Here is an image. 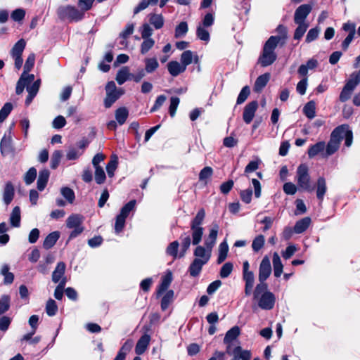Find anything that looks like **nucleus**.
<instances>
[{"mask_svg": "<svg viewBox=\"0 0 360 360\" xmlns=\"http://www.w3.org/2000/svg\"><path fill=\"white\" fill-rule=\"evenodd\" d=\"M327 191V186L326 179L323 177H319L317 179L316 185V198L319 200V202L321 203L323 200L324 195Z\"/></svg>", "mask_w": 360, "mask_h": 360, "instance_id": "obj_17", "label": "nucleus"}, {"mask_svg": "<svg viewBox=\"0 0 360 360\" xmlns=\"http://www.w3.org/2000/svg\"><path fill=\"white\" fill-rule=\"evenodd\" d=\"M205 264L201 261L194 259L188 268L190 275L193 277L198 276Z\"/></svg>", "mask_w": 360, "mask_h": 360, "instance_id": "obj_30", "label": "nucleus"}, {"mask_svg": "<svg viewBox=\"0 0 360 360\" xmlns=\"http://www.w3.org/2000/svg\"><path fill=\"white\" fill-rule=\"evenodd\" d=\"M123 94V90H120V92L106 94V97L104 101L105 107L107 108H110Z\"/></svg>", "mask_w": 360, "mask_h": 360, "instance_id": "obj_35", "label": "nucleus"}, {"mask_svg": "<svg viewBox=\"0 0 360 360\" xmlns=\"http://www.w3.org/2000/svg\"><path fill=\"white\" fill-rule=\"evenodd\" d=\"M149 22L157 30L160 29L164 25V18L160 14L153 13L149 15Z\"/></svg>", "mask_w": 360, "mask_h": 360, "instance_id": "obj_40", "label": "nucleus"}, {"mask_svg": "<svg viewBox=\"0 0 360 360\" xmlns=\"http://www.w3.org/2000/svg\"><path fill=\"white\" fill-rule=\"evenodd\" d=\"M57 14L60 19L63 20H68L70 22L79 21L84 16L82 11L70 5L59 7Z\"/></svg>", "mask_w": 360, "mask_h": 360, "instance_id": "obj_5", "label": "nucleus"}, {"mask_svg": "<svg viewBox=\"0 0 360 360\" xmlns=\"http://www.w3.org/2000/svg\"><path fill=\"white\" fill-rule=\"evenodd\" d=\"M140 32L142 39H152L150 37L153 33V30L148 24L144 23L141 27Z\"/></svg>", "mask_w": 360, "mask_h": 360, "instance_id": "obj_61", "label": "nucleus"}, {"mask_svg": "<svg viewBox=\"0 0 360 360\" xmlns=\"http://www.w3.org/2000/svg\"><path fill=\"white\" fill-rule=\"evenodd\" d=\"M274 38H269L265 42L262 53L259 57L258 63L262 67H266L271 65L277 58L275 49L277 46L274 41Z\"/></svg>", "mask_w": 360, "mask_h": 360, "instance_id": "obj_3", "label": "nucleus"}, {"mask_svg": "<svg viewBox=\"0 0 360 360\" xmlns=\"http://www.w3.org/2000/svg\"><path fill=\"white\" fill-rule=\"evenodd\" d=\"M105 180V174L102 167L95 168V181L98 184H102Z\"/></svg>", "mask_w": 360, "mask_h": 360, "instance_id": "obj_62", "label": "nucleus"}, {"mask_svg": "<svg viewBox=\"0 0 360 360\" xmlns=\"http://www.w3.org/2000/svg\"><path fill=\"white\" fill-rule=\"evenodd\" d=\"M49 176L50 172L48 169H45L39 172L37 182V189L39 191H42L45 188L49 179Z\"/></svg>", "mask_w": 360, "mask_h": 360, "instance_id": "obj_25", "label": "nucleus"}, {"mask_svg": "<svg viewBox=\"0 0 360 360\" xmlns=\"http://www.w3.org/2000/svg\"><path fill=\"white\" fill-rule=\"evenodd\" d=\"M58 311V306L56 303V302L50 299L47 301L46 304V312L49 316H54Z\"/></svg>", "mask_w": 360, "mask_h": 360, "instance_id": "obj_52", "label": "nucleus"}, {"mask_svg": "<svg viewBox=\"0 0 360 360\" xmlns=\"http://www.w3.org/2000/svg\"><path fill=\"white\" fill-rule=\"evenodd\" d=\"M188 30L186 22H181L175 29L174 37L179 38L185 36Z\"/></svg>", "mask_w": 360, "mask_h": 360, "instance_id": "obj_48", "label": "nucleus"}, {"mask_svg": "<svg viewBox=\"0 0 360 360\" xmlns=\"http://www.w3.org/2000/svg\"><path fill=\"white\" fill-rule=\"evenodd\" d=\"M62 195L70 202L72 203L75 195L74 191L68 187H63L60 190Z\"/></svg>", "mask_w": 360, "mask_h": 360, "instance_id": "obj_57", "label": "nucleus"}, {"mask_svg": "<svg viewBox=\"0 0 360 360\" xmlns=\"http://www.w3.org/2000/svg\"><path fill=\"white\" fill-rule=\"evenodd\" d=\"M326 148V143L323 141H320L313 146H311L308 150V155L309 158H313L323 152Z\"/></svg>", "mask_w": 360, "mask_h": 360, "instance_id": "obj_41", "label": "nucleus"}, {"mask_svg": "<svg viewBox=\"0 0 360 360\" xmlns=\"http://www.w3.org/2000/svg\"><path fill=\"white\" fill-rule=\"evenodd\" d=\"M360 83L359 74L353 73L344 86L345 88L353 92L356 86Z\"/></svg>", "mask_w": 360, "mask_h": 360, "instance_id": "obj_38", "label": "nucleus"}, {"mask_svg": "<svg viewBox=\"0 0 360 360\" xmlns=\"http://www.w3.org/2000/svg\"><path fill=\"white\" fill-rule=\"evenodd\" d=\"M84 221V217L78 214L70 215L66 220V226L68 229H73L82 226Z\"/></svg>", "mask_w": 360, "mask_h": 360, "instance_id": "obj_22", "label": "nucleus"}, {"mask_svg": "<svg viewBox=\"0 0 360 360\" xmlns=\"http://www.w3.org/2000/svg\"><path fill=\"white\" fill-rule=\"evenodd\" d=\"M342 129V127H338L332 131L330 141H328L327 146H326V156L333 155L339 148L340 143L339 131Z\"/></svg>", "mask_w": 360, "mask_h": 360, "instance_id": "obj_9", "label": "nucleus"}, {"mask_svg": "<svg viewBox=\"0 0 360 360\" xmlns=\"http://www.w3.org/2000/svg\"><path fill=\"white\" fill-rule=\"evenodd\" d=\"M196 34L198 38L202 41H208L210 40V33L201 25L197 27Z\"/></svg>", "mask_w": 360, "mask_h": 360, "instance_id": "obj_60", "label": "nucleus"}, {"mask_svg": "<svg viewBox=\"0 0 360 360\" xmlns=\"http://www.w3.org/2000/svg\"><path fill=\"white\" fill-rule=\"evenodd\" d=\"M265 283L258 284L254 292V299L258 300L259 307L265 310L271 309L275 303V297L271 292L266 291Z\"/></svg>", "mask_w": 360, "mask_h": 360, "instance_id": "obj_1", "label": "nucleus"}, {"mask_svg": "<svg viewBox=\"0 0 360 360\" xmlns=\"http://www.w3.org/2000/svg\"><path fill=\"white\" fill-rule=\"evenodd\" d=\"M340 127H342V129L339 131L340 141L345 138V144L347 147H349L352 143L353 135L352 131L349 129V127L347 124H342Z\"/></svg>", "mask_w": 360, "mask_h": 360, "instance_id": "obj_21", "label": "nucleus"}, {"mask_svg": "<svg viewBox=\"0 0 360 360\" xmlns=\"http://www.w3.org/2000/svg\"><path fill=\"white\" fill-rule=\"evenodd\" d=\"M233 269V265L231 262L225 263L221 268L219 275L222 278H227L230 276Z\"/></svg>", "mask_w": 360, "mask_h": 360, "instance_id": "obj_53", "label": "nucleus"}, {"mask_svg": "<svg viewBox=\"0 0 360 360\" xmlns=\"http://www.w3.org/2000/svg\"><path fill=\"white\" fill-rule=\"evenodd\" d=\"M167 66L169 74L173 77H176L186 70L185 66L178 61H170Z\"/></svg>", "mask_w": 360, "mask_h": 360, "instance_id": "obj_20", "label": "nucleus"}, {"mask_svg": "<svg viewBox=\"0 0 360 360\" xmlns=\"http://www.w3.org/2000/svg\"><path fill=\"white\" fill-rule=\"evenodd\" d=\"M15 193L14 186L11 182H7L5 185L3 200L6 205H9L13 199Z\"/></svg>", "mask_w": 360, "mask_h": 360, "instance_id": "obj_24", "label": "nucleus"}, {"mask_svg": "<svg viewBox=\"0 0 360 360\" xmlns=\"http://www.w3.org/2000/svg\"><path fill=\"white\" fill-rule=\"evenodd\" d=\"M0 150L2 155L5 156L13 152L12 138L11 131L8 134H5L0 143Z\"/></svg>", "mask_w": 360, "mask_h": 360, "instance_id": "obj_16", "label": "nucleus"}, {"mask_svg": "<svg viewBox=\"0 0 360 360\" xmlns=\"http://www.w3.org/2000/svg\"><path fill=\"white\" fill-rule=\"evenodd\" d=\"M264 237L259 235L252 241V248L255 252H258L264 245Z\"/></svg>", "mask_w": 360, "mask_h": 360, "instance_id": "obj_58", "label": "nucleus"}, {"mask_svg": "<svg viewBox=\"0 0 360 360\" xmlns=\"http://www.w3.org/2000/svg\"><path fill=\"white\" fill-rule=\"evenodd\" d=\"M20 209L18 206H15L10 215V223L13 227H19L20 225Z\"/></svg>", "mask_w": 360, "mask_h": 360, "instance_id": "obj_34", "label": "nucleus"}, {"mask_svg": "<svg viewBox=\"0 0 360 360\" xmlns=\"http://www.w3.org/2000/svg\"><path fill=\"white\" fill-rule=\"evenodd\" d=\"M26 41L23 39L18 40L11 50V55L15 60V67L20 69L22 65V54L25 48Z\"/></svg>", "mask_w": 360, "mask_h": 360, "instance_id": "obj_8", "label": "nucleus"}, {"mask_svg": "<svg viewBox=\"0 0 360 360\" xmlns=\"http://www.w3.org/2000/svg\"><path fill=\"white\" fill-rule=\"evenodd\" d=\"M145 72L152 73L159 67V63L155 58H147L144 60Z\"/></svg>", "mask_w": 360, "mask_h": 360, "instance_id": "obj_39", "label": "nucleus"}, {"mask_svg": "<svg viewBox=\"0 0 360 360\" xmlns=\"http://www.w3.org/2000/svg\"><path fill=\"white\" fill-rule=\"evenodd\" d=\"M60 237V233L58 231H53L49 233L46 238L44 239L43 246L45 249L51 248L57 242Z\"/></svg>", "mask_w": 360, "mask_h": 360, "instance_id": "obj_29", "label": "nucleus"}, {"mask_svg": "<svg viewBox=\"0 0 360 360\" xmlns=\"http://www.w3.org/2000/svg\"><path fill=\"white\" fill-rule=\"evenodd\" d=\"M37 169L34 167L30 168L24 176V181L25 184L27 185H30L33 183L37 177Z\"/></svg>", "mask_w": 360, "mask_h": 360, "instance_id": "obj_55", "label": "nucleus"}, {"mask_svg": "<svg viewBox=\"0 0 360 360\" xmlns=\"http://www.w3.org/2000/svg\"><path fill=\"white\" fill-rule=\"evenodd\" d=\"M273 266L274 276L276 277H280L283 272V266L282 264L280 256L277 252H274L273 255Z\"/></svg>", "mask_w": 360, "mask_h": 360, "instance_id": "obj_32", "label": "nucleus"}, {"mask_svg": "<svg viewBox=\"0 0 360 360\" xmlns=\"http://www.w3.org/2000/svg\"><path fill=\"white\" fill-rule=\"evenodd\" d=\"M205 217V212L204 209H200L196 214L194 219L191 222V230L192 236V243L194 245H198L203 236L204 229L201 226Z\"/></svg>", "mask_w": 360, "mask_h": 360, "instance_id": "obj_2", "label": "nucleus"}, {"mask_svg": "<svg viewBox=\"0 0 360 360\" xmlns=\"http://www.w3.org/2000/svg\"><path fill=\"white\" fill-rule=\"evenodd\" d=\"M136 204V200H131L121 209L120 213L116 217L115 224V231L117 233H119L123 230L126 219L129 213L135 210Z\"/></svg>", "mask_w": 360, "mask_h": 360, "instance_id": "obj_7", "label": "nucleus"}, {"mask_svg": "<svg viewBox=\"0 0 360 360\" xmlns=\"http://www.w3.org/2000/svg\"><path fill=\"white\" fill-rule=\"evenodd\" d=\"M295 23L298 25V27L294 32V39H300L304 36L309 25L307 22Z\"/></svg>", "mask_w": 360, "mask_h": 360, "instance_id": "obj_44", "label": "nucleus"}, {"mask_svg": "<svg viewBox=\"0 0 360 360\" xmlns=\"http://www.w3.org/2000/svg\"><path fill=\"white\" fill-rule=\"evenodd\" d=\"M271 273V266L270 259L268 256H264L259 268V281L260 283H264V282L268 278Z\"/></svg>", "mask_w": 360, "mask_h": 360, "instance_id": "obj_10", "label": "nucleus"}, {"mask_svg": "<svg viewBox=\"0 0 360 360\" xmlns=\"http://www.w3.org/2000/svg\"><path fill=\"white\" fill-rule=\"evenodd\" d=\"M318 62L316 59H309L306 64H302L299 68L297 72L300 76L304 77L297 84L296 90L300 95H304L307 87V75L309 70H313L316 68Z\"/></svg>", "mask_w": 360, "mask_h": 360, "instance_id": "obj_4", "label": "nucleus"}, {"mask_svg": "<svg viewBox=\"0 0 360 360\" xmlns=\"http://www.w3.org/2000/svg\"><path fill=\"white\" fill-rule=\"evenodd\" d=\"M270 79V74L265 73L259 76L254 85V91L255 92H260L264 87L266 85Z\"/></svg>", "mask_w": 360, "mask_h": 360, "instance_id": "obj_28", "label": "nucleus"}, {"mask_svg": "<svg viewBox=\"0 0 360 360\" xmlns=\"http://www.w3.org/2000/svg\"><path fill=\"white\" fill-rule=\"evenodd\" d=\"M65 264L63 262H58L52 274V281L54 283H58L64 276L65 271Z\"/></svg>", "mask_w": 360, "mask_h": 360, "instance_id": "obj_27", "label": "nucleus"}, {"mask_svg": "<svg viewBox=\"0 0 360 360\" xmlns=\"http://www.w3.org/2000/svg\"><path fill=\"white\" fill-rule=\"evenodd\" d=\"M219 230V226L217 224H213L212 229L210 231L207 238L205 239L204 245L205 247L212 250L214 246L217 238Z\"/></svg>", "mask_w": 360, "mask_h": 360, "instance_id": "obj_18", "label": "nucleus"}, {"mask_svg": "<svg viewBox=\"0 0 360 360\" xmlns=\"http://www.w3.org/2000/svg\"><path fill=\"white\" fill-rule=\"evenodd\" d=\"M134 30V25L133 23H129L127 25L125 29L120 34V37L122 38L120 44L122 46H127V42L126 39L133 34Z\"/></svg>", "mask_w": 360, "mask_h": 360, "instance_id": "obj_43", "label": "nucleus"}, {"mask_svg": "<svg viewBox=\"0 0 360 360\" xmlns=\"http://www.w3.org/2000/svg\"><path fill=\"white\" fill-rule=\"evenodd\" d=\"M116 81L120 85L123 84L127 80L131 79V73L129 68L123 67L117 73Z\"/></svg>", "mask_w": 360, "mask_h": 360, "instance_id": "obj_31", "label": "nucleus"}, {"mask_svg": "<svg viewBox=\"0 0 360 360\" xmlns=\"http://www.w3.org/2000/svg\"><path fill=\"white\" fill-rule=\"evenodd\" d=\"M133 345H134L133 340H127L124 343V345L122 346V347L120 348V351L117 353V355H119V356H122V358L125 359L126 355L131 349Z\"/></svg>", "mask_w": 360, "mask_h": 360, "instance_id": "obj_49", "label": "nucleus"}, {"mask_svg": "<svg viewBox=\"0 0 360 360\" xmlns=\"http://www.w3.org/2000/svg\"><path fill=\"white\" fill-rule=\"evenodd\" d=\"M115 116L117 122L120 125H122L125 123L129 116V111L125 107L119 108L116 110Z\"/></svg>", "mask_w": 360, "mask_h": 360, "instance_id": "obj_33", "label": "nucleus"}, {"mask_svg": "<svg viewBox=\"0 0 360 360\" xmlns=\"http://www.w3.org/2000/svg\"><path fill=\"white\" fill-rule=\"evenodd\" d=\"M316 103L313 101H309L303 108L304 114L309 118L312 119L316 115Z\"/></svg>", "mask_w": 360, "mask_h": 360, "instance_id": "obj_45", "label": "nucleus"}, {"mask_svg": "<svg viewBox=\"0 0 360 360\" xmlns=\"http://www.w3.org/2000/svg\"><path fill=\"white\" fill-rule=\"evenodd\" d=\"M143 41L141 44L140 52L141 54L145 55L155 45V40L153 39H143Z\"/></svg>", "mask_w": 360, "mask_h": 360, "instance_id": "obj_46", "label": "nucleus"}, {"mask_svg": "<svg viewBox=\"0 0 360 360\" xmlns=\"http://www.w3.org/2000/svg\"><path fill=\"white\" fill-rule=\"evenodd\" d=\"M179 102L180 100L178 97H172L170 98L169 112L172 117H173L175 115Z\"/></svg>", "mask_w": 360, "mask_h": 360, "instance_id": "obj_63", "label": "nucleus"}, {"mask_svg": "<svg viewBox=\"0 0 360 360\" xmlns=\"http://www.w3.org/2000/svg\"><path fill=\"white\" fill-rule=\"evenodd\" d=\"M257 108L258 103L255 101L245 105L243 114V119L246 124H250L252 121Z\"/></svg>", "mask_w": 360, "mask_h": 360, "instance_id": "obj_14", "label": "nucleus"}, {"mask_svg": "<svg viewBox=\"0 0 360 360\" xmlns=\"http://www.w3.org/2000/svg\"><path fill=\"white\" fill-rule=\"evenodd\" d=\"M13 109V105L11 103H6L0 110V123L3 122L8 116Z\"/></svg>", "mask_w": 360, "mask_h": 360, "instance_id": "obj_56", "label": "nucleus"}, {"mask_svg": "<svg viewBox=\"0 0 360 360\" xmlns=\"http://www.w3.org/2000/svg\"><path fill=\"white\" fill-rule=\"evenodd\" d=\"M158 0H141L139 4L134 8V14H137L140 11L146 9L149 5H155Z\"/></svg>", "mask_w": 360, "mask_h": 360, "instance_id": "obj_54", "label": "nucleus"}, {"mask_svg": "<svg viewBox=\"0 0 360 360\" xmlns=\"http://www.w3.org/2000/svg\"><path fill=\"white\" fill-rule=\"evenodd\" d=\"M311 11L312 5L309 4H304L300 5L297 8L294 13V22H306L305 20Z\"/></svg>", "mask_w": 360, "mask_h": 360, "instance_id": "obj_11", "label": "nucleus"}, {"mask_svg": "<svg viewBox=\"0 0 360 360\" xmlns=\"http://www.w3.org/2000/svg\"><path fill=\"white\" fill-rule=\"evenodd\" d=\"M174 290H169L166 292L161 301V309L165 311L174 300Z\"/></svg>", "mask_w": 360, "mask_h": 360, "instance_id": "obj_37", "label": "nucleus"}, {"mask_svg": "<svg viewBox=\"0 0 360 360\" xmlns=\"http://www.w3.org/2000/svg\"><path fill=\"white\" fill-rule=\"evenodd\" d=\"M277 35L271 36L269 38H274V41L277 46H283L288 39V31L285 27L279 25L276 29Z\"/></svg>", "mask_w": 360, "mask_h": 360, "instance_id": "obj_15", "label": "nucleus"}, {"mask_svg": "<svg viewBox=\"0 0 360 360\" xmlns=\"http://www.w3.org/2000/svg\"><path fill=\"white\" fill-rule=\"evenodd\" d=\"M180 239L182 251L179 255V257H182L184 256L185 253L188 250L191 245V240L190 235L186 233H184L183 234H181Z\"/></svg>", "mask_w": 360, "mask_h": 360, "instance_id": "obj_36", "label": "nucleus"}, {"mask_svg": "<svg viewBox=\"0 0 360 360\" xmlns=\"http://www.w3.org/2000/svg\"><path fill=\"white\" fill-rule=\"evenodd\" d=\"M193 53L190 51H184L181 55V63L186 67L193 62Z\"/></svg>", "mask_w": 360, "mask_h": 360, "instance_id": "obj_47", "label": "nucleus"}, {"mask_svg": "<svg viewBox=\"0 0 360 360\" xmlns=\"http://www.w3.org/2000/svg\"><path fill=\"white\" fill-rule=\"evenodd\" d=\"M321 29L319 27L310 29L307 34L305 41L307 43H311V41L316 40L318 38Z\"/></svg>", "mask_w": 360, "mask_h": 360, "instance_id": "obj_50", "label": "nucleus"}, {"mask_svg": "<svg viewBox=\"0 0 360 360\" xmlns=\"http://www.w3.org/2000/svg\"><path fill=\"white\" fill-rule=\"evenodd\" d=\"M117 158L116 156L112 158L110 161L107 164L106 171L109 177L114 176V172L117 167Z\"/></svg>", "mask_w": 360, "mask_h": 360, "instance_id": "obj_51", "label": "nucleus"}, {"mask_svg": "<svg viewBox=\"0 0 360 360\" xmlns=\"http://www.w3.org/2000/svg\"><path fill=\"white\" fill-rule=\"evenodd\" d=\"M150 340V337L149 335L144 334L142 335L136 343L135 347L136 353L139 355L143 354L149 345Z\"/></svg>", "mask_w": 360, "mask_h": 360, "instance_id": "obj_19", "label": "nucleus"}, {"mask_svg": "<svg viewBox=\"0 0 360 360\" xmlns=\"http://www.w3.org/2000/svg\"><path fill=\"white\" fill-rule=\"evenodd\" d=\"M297 174L298 188L309 193L312 192L314 190V186L310 181L307 166L305 165H300Z\"/></svg>", "mask_w": 360, "mask_h": 360, "instance_id": "obj_6", "label": "nucleus"}, {"mask_svg": "<svg viewBox=\"0 0 360 360\" xmlns=\"http://www.w3.org/2000/svg\"><path fill=\"white\" fill-rule=\"evenodd\" d=\"M311 222V218L309 217H305L298 220L294 225V233H302L304 232L309 226Z\"/></svg>", "mask_w": 360, "mask_h": 360, "instance_id": "obj_23", "label": "nucleus"}, {"mask_svg": "<svg viewBox=\"0 0 360 360\" xmlns=\"http://www.w3.org/2000/svg\"><path fill=\"white\" fill-rule=\"evenodd\" d=\"M62 155L63 154L60 150H55L53 152L51 158V167L52 169H56L58 166Z\"/></svg>", "mask_w": 360, "mask_h": 360, "instance_id": "obj_59", "label": "nucleus"}, {"mask_svg": "<svg viewBox=\"0 0 360 360\" xmlns=\"http://www.w3.org/2000/svg\"><path fill=\"white\" fill-rule=\"evenodd\" d=\"M229 252V246L226 240L220 243L219 246V255L217 258V263H222L227 257Z\"/></svg>", "mask_w": 360, "mask_h": 360, "instance_id": "obj_42", "label": "nucleus"}, {"mask_svg": "<svg viewBox=\"0 0 360 360\" xmlns=\"http://www.w3.org/2000/svg\"><path fill=\"white\" fill-rule=\"evenodd\" d=\"M240 328L238 326H233L229 330L224 337V343L226 345V353H231V347L233 340H235L240 335Z\"/></svg>", "mask_w": 360, "mask_h": 360, "instance_id": "obj_12", "label": "nucleus"}, {"mask_svg": "<svg viewBox=\"0 0 360 360\" xmlns=\"http://www.w3.org/2000/svg\"><path fill=\"white\" fill-rule=\"evenodd\" d=\"M195 259L207 264L210 260L212 255V250L205 246L198 245L193 252Z\"/></svg>", "mask_w": 360, "mask_h": 360, "instance_id": "obj_13", "label": "nucleus"}, {"mask_svg": "<svg viewBox=\"0 0 360 360\" xmlns=\"http://www.w3.org/2000/svg\"><path fill=\"white\" fill-rule=\"evenodd\" d=\"M172 279L173 277L171 271L167 272V274L162 277L161 283L158 289V295H160L163 292L167 290L172 281Z\"/></svg>", "mask_w": 360, "mask_h": 360, "instance_id": "obj_26", "label": "nucleus"}, {"mask_svg": "<svg viewBox=\"0 0 360 360\" xmlns=\"http://www.w3.org/2000/svg\"><path fill=\"white\" fill-rule=\"evenodd\" d=\"M213 174V169L210 167H204L199 174L200 181H206L207 179L212 176Z\"/></svg>", "mask_w": 360, "mask_h": 360, "instance_id": "obj_64", "label": "nucleus"}]
</instances>
